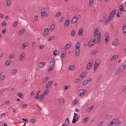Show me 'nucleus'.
Wrapping results in <instances>:
<instances>
[{"instance_id": "c03bdc74", "label": "nucleus", "mask_w": 126, "mask_h": 126, "mask_svg": "<svg viewBox=\"0 0 126 126\" xmlns=\"http://www.w3.org/2000/svg\"><path fill=\"white\" fill-rule=\"evenodd\" d=\"M75 68V66L74 65H72L70 66L69 68L70 69V70H73Z\"/></svg>"}, {"instance_id": "423d86ee", "label": "nucleus", "mask_w": 126, "mask_h": 126, "mask_svg": "<svg viewBox=\"0 0 126 126\" xmlns=\"http://www.w3.org/2000/svg\"><path fill=\"white\" fill-rule=\"evenodd\" d=\"M105 37L106 38L105 40V43L107 44L108 43V42L109 40V35L108 33L105 34Z\"/></svg>"}, {"instance_id": "e2e57ef3", "label": "nucleus", "mask_w": 126, "mask_h": 126, "mask_svg": "<svg viewBox=\"0 0 126 126\" xmlns=\"http://www.w3.org/2000/svg\"><path fill=\"white\" fill-rule=\"evenodd\" d=\"M79 80V79H77L75 80L74 81V83H76L78 82Z\"/></svg>"}, {"instance_id": "f8f14e48", "label": "nucleus", "mask_w": 126, "mask_h": 126, "mask_svg": "<svg viewBox=\"0 0 126 126\" xmlns=\"http://www.w3.org/2000/svg\"><path fill=\"white\" fill-rule=\"evenodd\" d=\"M25 54L24 53L22 52L20 55L19 57V60L20 61H22L24 59Z\"/></svg>"}, {"instance_id": "774afa93", "label": "nucleus", "mask_w": 126, "mask_h": 126, "mask_svg": "<svg viewBox=\"0 0 126 126\" xmlns=\"http://www.w3.org/2000/svg\"><path fill=\"white\" fill-rule=\"evenodd\" d=\"M4 92V91L3 90H1L0 91V95L3 94Z\"/></svg>"}, {"instance_id": "09e8293b", "label": "nucleus", "mask_w": 126, "mask_h": 126, "mask_svg": "<svg viewBox=\"0 0 126 126\" xmlns=\"http://www.w3.org/2000/svg\"><path fill=\"white\" fill-rule=\"evenodd\" d=\"M61 15V13L60 12H58L56 14L55 16H54L55 17V16H56L57 17Z\"/></svg>"}, {"instance_id": "8fccbe9b", "label": "nucleus", "mask_w": 126, "mask_h": 126, "mask_svg": "<svg viewBox=\"0 0 126 126\" xmlns=\"http://www.w3.org/2000/svg\"><path fill=\"white\" fill-rule=\"evenodd\" d=\"M6 4L8 6H10V2L9 0H7L6 1Z\"/></svg>"}, {"instance_id": "5701e85b", "label": "nucleus", "mask_w": 126, "mask_h": 126, "mask_svg": "<svg viewBox=\"0 0 126 126\" xmlns=\"http://www.w3.org/2000/svg\"><path fill=\"white\" fill-rule=\"evenodd\" d=\"M123 71L119 69V68L117 69L116 71V73L117 75H119Z\"/></svg>"}, {"instance_id": "a18cd8bd", "label": "nucleus", "mask_w": 126, "mask_h": 126, "mask_svg": "<svg viewBox=\"0 0 126 126\" xmlns=\"http://www.w3.org/2000/svg\"><path fill=\"white\" fill-rule=\"evenodd\" d=\"M28 105L27 104H22L21 105V107L22 108H24L27 107Z\"/></svg>"}, {"instance_id": "c756f323", "label": "nucleus", "mask_w": 126, "mask_h": 126, "mask_svg": "<svg viewBox=\"0 0 126 126\" xmlns=\"http://www.w3.org/2000/svg\"><path fill=\"white\" fill-rule=\"evenodd\" d=\"M44 96L43 94L40 95L39 96V97L38 99V100L39 101L41 100L44 98Z\"/></svg>"}, {"instance_id": "20e7f679", "label": "nucleus", "mask_w": 126, "mask_h": 126, "mask_svg": "<svg viewBox=\"0 0 126 126\" xmlns=\"http://www.w3.org/2000/svg\"><path fill=\"white\" fill-rule=\"evenodd\" d=\"M95 39L91 40L90 42L88 43V46L90 47L95 44Z\"/></svg>"}, {"instance_id": "4d7b16f0", "label": "nucleus", "mask_w": 126, "mask_h": 126, "mask_svg": "<svg viewBox=\"0 0 126 126\" xmlns=\"http://www.w3.org/2000/svg\"><path fill=\"white\" fill-rule=\"evenodd\" d=\"M126 90V86L124 87L123 88L122 90V92H124Z\"/></svg>"}, {"instance_id": "0e129e2a", "label": "nucleus", "mask_w": 126, "mask_h": 126, "mask_svg": "<svg viewBox=\"0 0 126 126\" xmlns=\"http://www.w3.org/2000/svg\"><path fill=\"white\" fill-rule=\"evenodd\" d=\"M123 30L124 32H126V27L124 26L123 28Z\"/></svg>"}, {"instance_id": "f257e3e1", "label": "nucleus", "mask_w": 126, "mask_h": 126, "mask_svg": "<svg viewBox=\"0 0 126 126\" xmlns=\"http://www.w3.org/2000/svg\"><path fill=\"white\" fill-rule=\"evenodd\" d=\"M81 16L79 15H77L74 16L71 21V23L72 24L76 23L79 18H80Z\"/></svg>"}, {"instance_id": "052dcab7", "label": "nucleus", "mask_w": 126, "mask_h": 126, "mask_svg": "<svg viewBox=\"0 0 126 126\" xmlns=\"http://www.w3.org/2000/svg\"><path fill=\"white\" fill-rule=\"evenodd\" d=\"M44 46L43 45H41L39 46V48L40 49H42L44 48Z\"/></svg>"}, {"instance_id": "13d9d810", "label": "nucleus", "mask_w": 126, "mask_h": 126, "mask_svg": "<svg viewBox=\"0 0 126 126\" xmlns=\"http://www.w3.org/2000/svg\"><path fill=\"white\" fill-rule=\"evenodd\" d=\"M49 93V91H45L43 93V94L46 95L47 94Z\"/></svg>"}, {"instance_id": "7ed1b4c3", "label": "nucleus", "mask_w": 126, "mask_h": 126, "mask_svg": "<svg viewBox=\"0 0 126 126\" xmlns=\"http://www.w3.org/2000/svg\"><path fill=\"white\" fill-rule=\"evenodd\" d=\"M115 12L116 11L115 10H113L110 14L109 17L108 18L110 19H111V20L115 14Z\"/></svg>"}, {"instance_id": "864d4df0", "label": "nucleus", "mask_w": 126, "mask_h": 126, "mask_svg": "<svg viewBox=\"0 0 126 126\" xmlns=\"http://www.w3.org/2000/svg\"><path fill=\"white\" fill-rule=\"evenodd\" d=\"M6 24V23L5 21H4L1 25L3 27L5 26Z\"/></svg>"}, {"instance_id": "412c9836", "label": "nucleus", "mask_w": 126, "mask_h": 126, "mask_svg": "<svg viewBox=\"0 0 126 126\" xmlns=\"http://www.w3.org/2000/svg\"><path fill=\"white\" fill-rule=\"evenodd\" d=\"M118 56L117 55H114L112 57L110 58V61H114L115 60L117 57Z\"/></svg>"}, {"instance_id": "de8ad7c7", "label": "nucleus", "mask_w": 126, "mask_h": 126, "mask_svg": "<svg viewBox=\"0 0 126 126\" xmlns=\"http://www.w3.org/2000/svg\"><path fill=\"white\" fill-rule=\"evenodd\" d=\"M97 51L96 50L93 51L91 53V54L92 55H95L97 53Z\"/></svg>"}, {"instance_id": "69168bd1", "label": "nucleus", "mask_w": 126, "mask_h": 126, "mask_svg": "<svg viewBox=\"0 0 126 126\" xmlns=\"http://www.w3.org/2000/svg\"><path fill=\"white\" fill-rule=\"evenodd\" d=\"M4 16L3 15V14H0V18L2 19Z\"/></svg>"}, {"instance_id": "5fc2aeb1", "label": "nucleus", "mask_w": 126, "mask_h": 126, "mask_svg": "<svg viewBox=\"0 0 126 126\" xmlns=\"http://www.w3.org/2000/svg\"><path fill=\"white\" fill-rule=\"evenodd\" d=\"M103 123V122H100L98 124L97 126H101Z\"/></svg>"}, {"instance_id": "6e6d98bb", "label": "nucleus", "mask_w": 126, "mask_h": 126, "mask_svg": "<svg viewBox=\"0 0 126 126\" xmlns=\"http://www.w3.org/2000/svg\"><path fill=\"white\" fill-rule=\"evenodd\" d=\"M54 38V37L53 36L51 37L50 38H49L48 40V41H50L52 40H53Z\"/></svg>"}, {"instance_id": "c85d7f7f", "label": "nucleus", "mask_w": 126, "mask_h": 126, "mask_svg": "<svg viewBox=\"0 0 126 126\" xmlns=\"http://www.w3.org/2000/svg\"><path fill=\"white\" fill-rule=\"evenodd\" d=\"M15 56V55L14 54H12L9 56V59H11L14 58Z\"/></svg>"}, {"instance_id": "f704fd0d", "label": "nucleus", "mask_w": 126, "mask_h": 126, "mask_svg": "<svg viewBox=\"0 0 126 126\" xmlns=\"http://www.w3.org/2000/svg\"><path fill=\"white\" fill-rule=\"evenodd\" d=\"M36 121V119H30L29 120L30 122L32 124L34 123Z\"/></svg>"}, {"instance_id": "9b49d317", "label": "nucleus", "mask_w": 126, "mask_h": 126, "mask_svg": "<svg viewBox=\"0 0 126 126\" xmlns=\"http://www.w3.org/2000/svg\"><path fill=\"white\" fill-rule=\"evenodd\" d=\"M77 116L76 113H74V117L73 120L72 121V123L73 124H74L76 122L78 121L79 119L78 118H76V116Z\"/></svg>"}, {"instance_id": "3c124183", "label": "nucleus", "mask_w": 126, "mask_h": 126, "mask_svg": "<svg viewBox=\"0 0 126 126\" xmlns=\"http://www.w3.org/2000/svg\"><path fill=\"white\" fill-rule=\"evenodd\" d=\"M48 33V32H44L43 35L44 37L47 36Z\"/></svg>"}, {"instance_id": "f03ea898", "label": "nucleus", "mask_w": 126, "mask_h": 126, "mask_svg": "<svg viewBox=\"0 0 126 126\" xmlns=\"http://www.w3.org/2000/svg\"><path fill=\"white\" fill-rule=\"evenodd\" d=\"M87 91L84 89H83L80 90L79 91H78V93L79 94V96H82L84 95L85 94V92H86Z\"/></svg>"}, {"instance_id": "49530a36", "label": "nucleus", "mask_w": 126, "mask_h": 126, "mask_svg": "<svg viewBox=\"0 0 126 126\" xmlns=\"http://www.w3.org/2000/svg\"><path fill=\"white\" fill-rule=\"evenodd\" d=\"M54 67H52V66H50V67L49 68V69L48 70V71L49 72H50L54 68Z\"/></svg>"}, {"instance_id": "603ef678", "label": "nucleus", "mask_w": 126, "mask_h": 126, "mask_svg": "<svg viewBox=\"0 0 126 126\" xmlns=\"http://www.w3.org/2000/svg\"><path fill=\"white\" fill-rule=\"evenodd\" d=\"M86 74H85V73H82L80 75V76L82 78H83L85 76H86Z\"/></svg>"}, {"instance_id": "a19ab883", "label": "nucleus", "mask_w": 126, "mask_h": 126, "mask_svg": "<svg viewBox=\"0 0 126 126\" xmlns=\"http://www.w3.org/2000/svg\"><path fill=\"white\" fill-rule=\"evenodd\" d=\"M80 44L79 43V42H78L77 43V44H76V48H77V47H78V48H80Z\"/></svg>"}, {"instance_id": "a878e982", "label": "nucleus", "mask_w": 126, "mask_h": 126, "mask_svg": "<svg viewBox=\"0 0 126 126\" xmlns=\"http://www.w3.org/2000/svg\"><path fill=\"white\" fill-rule=\"evenodd\" d=\"M94 0H90L89 3V5H90V7H92L93 3Z\"/></svg>"}, {"instance_id": "58836bf2", "label": "nucleus", "mask_w": 126, "mask_h": 126, "mask_svg": "<svg viewBox=\"0 0 126 126\" xmlns=\"http://www.w3.org/2000/svg\"><path fill=\"white\" fill-rule=\"evenodd\" d=\"M27 47L26 44L25 43L23 44L22 46V48L24 50L26 49V47Z\"/></svg>"}, {"instance_id": "bb28decb", "label": "nucleus", "mask_w": 126, "mask_h": 126, "mask_svg": "<svg viewBox=\"0 0 126 126\" xmlns=\"http://www.w3.org/2000/svg\"><path fill=\"white\" fill-rule=\"evenodd\" d=\"M111 20V19H110V18H107L106 19V20L105 21V24L106 25L107 23H109L110 21Z\"/></svg>"}, {"instance_id": "473e14b6", "label": "nucleus", "mask_w": 126, "mask_h": 126, "mask_svg": "<svg viewBox=\"0 0 126 126\" xmlns=\"http://www.w3.org/2000/svg\"><path fill=\"white\" fill-rule=\"evenodd\" d=\"M70 23V21L69 20H67L64 24V26H65V25H66V26L67 27L68 26V25H69V24Z\"/></svg>"}, {"instance_id": "ddd939ff", "label": "nucleus", "mask_w": 126, "mask_h": 126, "mask_svg": "<svg viewBox=\"0 0 126 126\" xmlns=\"http://www.w3.org/2000/svg\"><path fill=\"white\" fill-rule=\"evenodd\" d=\"M53 84V81L51 80L46 85V87L47 88H49Z\"/></svg>"}, {"instance_id": "7c9ffc66", "label": "nucleus", "mask_w": 126, "mask_h": 126, "mask_svg": "<svg viewBox=\"0 0 126 126\" xmlns=\"http://www.w3.org/2000/svg\"><path fill=\"white\" fill-rule=\"evenodd\" d=\"M59 102L60 104H63L64 103V100L63 98L60 99L59 100Z\"/></svg>"}, {"instance_id": "cd10ccee", "label": "nucleus", "mask_w": 126, "mask_h": 126, "mask_svg": "<svg viewBox=\"0 0 126 126\" xmlns=\"http://www.w3.org/2000/svg\"><path fill=\"white\" fill-rule=\"evenodd\" d=\"M48 77H47L43 79V80L42 82L43 83H46L48 79Z\"/></svg>"}, {"instance_id": "4c0bfd02", "label": "nucleus", "mask_w": 126, "mask_h": 126, "mask_svg": "<svg viewBox=\"0 0 126 126\" xmlns=\"http://www.w3.org/2000/svg\"><path fill=\"white\" fill-rule=\"evenodd\" d=\"M78 103V100L77 99H76L73 102H72V104L74 105L75 104H77Z\"/></svg>"}, {"instance_id": "680f3d73", "label": "nucleus", "mask_w": 126, "mask_h": 126, "mask_svg": "<svg viewBox=\"0 0 126 126\" xmlns=\"http://www.w3.org/2000/svg\"><path fill=\"white\" fill-rule=\"evenodd\" d=\"M17 23H18V22L17 21H15L13 24V26L14 27H16L17 24Z\"/></svg>"}, {"instance_id": "e433bc0d", "label": "nucleus", "mask_w": 126, "mask_h": 126, "mask_svg": "<svg viewBox=\"0 0 126 126\" xmlns=\"http://www.w3.org/2000/svg\"><path fill=\"white\" fill-rule=\"evenodd\" d=\"M88 117H87L83 119L82 120V122L84 123L88 120Z\"/></svg>"}, {"instance_id": "1a4fd4ad", "label": "nucleus", "mask_w": 126, "mask_h": 126, "mask_svg": "<svg viewBox=\"0 0 126 126\" xmlns=\"http://www.w3.org/2000/svg\"><path fill=\"white\" fill-rule=\"evenodd\" d=\"M106 16L107 14L105 13H104L102 15V18L101 20H99L98 21L101 22H103L106 19Z\"/></svg>"}, {"instance_id": "bf43d9fd", "label": "nucleus", "mask_w": 126, "mask_h": 126, "mask_svg": "<svg viewBox=\"0 0 126 126\" xmlns=\"http://www.w3.org/2000/svg\"><path fill=\"white\" fill-rule=\"evenodd\" d=\"M34 97L36 99H38L39 98V95L37 94H36V95L34 96Z\"/></svg>"}, {"instance_id": "9d476101", "label": "nucleus", "mask_w": 126, "mask_h": 126, "mask_svg": "<svg viewBox=\"0 0 126 126\" xmlns=\"http://www.w3.org/2000/svg\"><path fill=\"white\" fill-rule=\"evenodd\" d=\"M118 121V120L115 119L110 122L108 125V126H110L115 124Z\"/></svg>"}, {"instance_id": "2f4dec72", "label": "nucleus", "mask_w": 126, "mask_h": 126, "mask_svg": "<svg viewBox=\"0 0 126 126\" xmlns=\"http://www.w3.org/2000/svg\"><path fill=\"white\" fill-rule=\"evenodd\" d=\"M17 71V70L16 69H14L12 70L11 72V73L12 74L14 75L15 73H16Z\"/></svg>"}, {"instance_id": "4468645a", "label": "nucleus", "mask_w": 126, "mask_h": 126, "mask_svg": "<svg viewBox=\"0 0 126 126\" xmlns=\"http://www.w3.org/2000/svg\"><path fill=\"white\" fill-rule=\"evenodd\" d=\"M78 47H77V48H76L75 50L76 55L77 56H79L80 53V48H78Z\"/></svg>"}, {"instance_id": "0eeeda50", "label": "nucleus", "mask_w": 126, "mask_h": 126, "mask_svg": "<svg viewBox=\"0 0 126 126\" xmlns=\"http://www.w3.org/2000/svg\"><path fill=\"white\" fill-rule=\"evenodd\" d=\"M112 45L115 46H116L119 44V42L117 39H115L114 41L112 42Z\"/></svg>"}, {"instance_id": "72a5a7b5", "label": "nucleus", "mask_w": 126, "mask_h": 126, "mask_svg": "<svg viewBox=\"0 0 126 126\" xmlns=\"http://www.w3.org/2000/svg\"><path fill=\"white\" fill-rule=\"evenodd\" d=\"M18 96L20 98L22 99L23 98V95L21 93H18Z\"/></svg>"}, {"instance_id": "39448f33", "label": "nucleus", "mask_w": 126, "mask_h": 126, "mask_svg": "<svg viewBox=\"0 0 126 126\" xmlns=\"http://www.w3.org/2000/svg\"><path fill=\"white\" fill-rule=\"evenodd\" d=\"M99 60H96L94 66V70L96 69L98 67L100 63L99 62Z\"/></svg>"}, {"instance_id": "37998d69", "label": "nucleus", "mask_w": 126, "mask_h": 126, "mask_svg": "<svg viewBox=\"0 0 126 126\" xmlns=\"http://www.w3.org/2000/svg\"><path fill=\"white\" fill-rule=\"evenodd\" d=\"M55 28V26L52 25L50 26V30L51 31H52Z\"/></svg>"}, {"instance_id": "f3484780", "label": "nucleus", "mask_w": 126, "mask_h": 126, "mask_svg": "<svg viewBox=\"0 0 126 126\" xmlns=\"http://www.w3.org/2000/svg\"><path fill=\"white\" fill-rule=\"evenodd\" d=\"M126 65L125 64H124L121 66L119 68V69L121 70L122 71H123L126 68Z\"/></svg>"}, {"instance_id": "dca6fc26", "label": "nucleus", "mask_w": 126, "mask_h": 126, "mask_svg": "<svg viewBox=\"0 0 126 126\" xmlns=\"http://www.w3.org/2000/svg\"><path fill=\"white\" fill-rule=\"evenodd\" d=\"M56 61L55 59H53V60H51L50 62V63H51L52 64L50 65V66L52 67H54L55 66V63Z\"/></svg>"}, {"instance_id": "ea45409f", "label": "nucleus", "mask_w": 126, "mask_h": 126, "mask_svg": "<svg viewBox=\"0 0 126 126\" xmlns=\"http://www.w3.org/2000/svg\"><path fill=\"white\" fill-rule=\"evenodd\" d=\"M101 75H100L98 76V78H97V80H96V81L97 83H98L99 81L101 79Z\"/></svg>"}, {"instance_id": "6e6552de", "label": "nucleus", "mask_w": 126, "mask_h": 126, "mask_svg": "<svg viewBox=\"0 0 126 126\" xmlns=\"http://www.w3.org/2000/svg\"><path fill=\"white\" fill-rule=\"evenodd\" d=\"M92 80V79L90 78H89L88 79L85 80L82 82V85H86L89 83V81H91Z\"/></svg>"}, {"instance_id": "338daca9", "label": "nucleus", "mask_w": 126, "mask_h": 126, "mask_svg": "<svg viewBox=\"0 0 126 126\" xmlns=\"http://www.w3.org/2000/svg\"><path fill=\"white\" fill-rule=\"evenodd\" d=\"M35 93V91H32L31 93V95H34Z\"/></svg>"}, {"instance_id": "a211bd4d", "label": "nucleus", "mask_w": 126, "mask_h": 126, "mask_svg": "<svg viewBox=\"0 0 126 126\" xmlns=\"http://www.w3.org/2000/svg\"><path fill=\"white\" fill-rule=\"evenodd\" d=\"M46 8L42 9L41 11V15L42 16H44L45 15Z\"/></svg>"}, {"instance_id": "b1692460", "label": "nucleus", "mask_w": 126, "mask_h": 126, "mask_svg": "<svg viewBox=\"0 0 126 126\" xmlns=\"http://www.w3.org/2000/svg\"><path fill=\"white\" fill-rule=\"evenodd\" d=\"M45 64V63L44 62H41L38 64V66L40 68L44 66Z\"/></svg>"}, {"instance_id": "aec40b11", "label": "nucleus", "mask_w": 126, "mask_h": 126, "mask_svg": "<svg viewBox=\"0 0 126 126\" xmlns=\"http://www.w3.org/2000/svg\"><path fill=\"white\" fill-rule=\"evenodd\" d=\"M94 107L93 106H92L91 107H89L86 110V112H89L91 111V110L93 109Z\"/></svg>"}, {"instance_id": "2eb2a0df", "label": "nucleus", "mask_w": 126, "mask_h": 126, "mask_svg": "<svg viewBox=\"0 0 126 126\" xmlns=\"http://www.w3.org/2000/svg\"><path fill=\"white\" fill-rule=\"evenodd\" d=\"M69 118H66L64 121V124L65 125V126H67L69 124Z\"/></svg>"}, {"instance_id": "c9c22d12", "label": "nucleus", "mask_w": 126, "mask_h": 126, "mask_svg": "<svg viewBox=\"0 0 126 126\" xmlns=\"http://www.w3.org/2000/svg\"><path fill=\"white\" fill-rule=\"evenodd\" d=\"M70 45L68 44H67L66 46L64 47V48L66 50H67L70 47Z\"/></svg>"}, {"instance_id": "79ce46f5", "label": "nucleus", "mask_w": 126, "mask_h": 126, "mask_svg": "<svg viewBox=\"0 0 126 126\" xmlns=\"http://www.w3.org/2000/svg\"><path fill=\"white\" fill-rule=\"evenodd\" d=\"M98 35V33H97L96 32H94V37L95 38L94 39H96Z\"/></svg>"}, {"instance_id": "6ab92c4d", "label": "nucleus", "mask_w": 126, "mask_h": 126, "mask_svg": "<svg viewBox=\"0 0 126 126\" xmlns=\"http://www.w3.org/2000/svg\"><path fill=\"white\" fill-rule=\"evenodd\" d=\"M93 63H90V62H89L87 64V68L88 69H90L92 65H93Z\"/></svg>"}, {"instance_id": "4be33fe9", "label": "nucleus", "mask_w": 126, "mask_h": 126, "mask_svg": "<svg viewBox=\"0 0 126 126\" xmlns=\"http://www.w3.org/2000/svg\"><path fill=\"white\" fill-rule=\"evenodd\" d=\"M53 53L54 55L56 56L60 52L57 50L55 49L53 51Z\"/></svg>"}, {"instance_id": "393cba45", "label": "nucleus", "mask_w": 126, "mask_h": 126, "mask_svg": "<svg viewBox=\"0 0 126 126\" xmlns=\"http://www.w3.org/2000/svg\"><path fill=\"white\" fill-rule=\"evenodd\" d=\"M12 63L11 61L10 60H8L6 61L5 64H6V66H7L10 65Z\"/></svg>"}]
</instances>
